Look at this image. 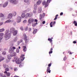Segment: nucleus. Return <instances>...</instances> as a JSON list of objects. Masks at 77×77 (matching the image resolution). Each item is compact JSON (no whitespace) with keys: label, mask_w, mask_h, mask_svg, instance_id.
Listing matches in <instances>:
<instances>
[{"label":"nucleus","mask_w":77,"mask_h":77,"mask_svg":"<svg viewBox=\"0 0 77 77\" xmlns=\"http://www.w3.org/2000/svg\"><path fill=\"white\" fill-rule=\"evenodd\" d=\"M9 53H10V56L11 57H14L16 56L17 54L14 51V50L12 48V47H11L9 48Z\"/></svg>","instance_id":"1"},{"label":"nucleus","mask_w":77,"mask_h":77,"mask_svg":"<svg viewBox=\"0 0 77 77\" xmlns=\"http://www.w3.org/2000/svg\"><path fill=\"white\" fill-rule=\"evenodd\" d=\"M10 37H11V33L9 32V29H7L6 31L5 38L7 39H8L10 38Z\"/></svg>","instance_id":"2"},{"label":"nucleus","mask_w":77,"mask_h":77,"mask_svg":"<svg viewBox=\"0 0 77 77\" xmlns=\"http://www.w3.org/2000/svg\"><path fill=\"white\" fill-rule=\"evenodd\" d=\"M23 36L24 37L23 39L25 41L26 44H27L28 42L29 41V38L27 37L26 35L25 34H23Z\"/></svg>","instance_id":"3"},{"label":"nucleus","mask_w":77,"mask_h":77,"mask_svg":"<svg viewBox=\"0 0 77 77\" xmlns=\"http://www.w3.org/2000/svg\"><path fill=\"white\" fill-rule=\"evenodd\" d=\"M49 2L48 1V0H47V2H46V1H43L42 2V5H43V6L44 5H45V8H47V7L48 6V4H49Z\"/></svg>","instance_id":"4"},{"label":"nucleus","mask_w":77,"mask_h":77,"mask_svg":"<svg viewBox=\"0 0 77 77\" xmlns=\"http://www.w3.org/2000/svg\"><path fill=\"white\" fill-rule=\"evenodd\" d=\"M51 66V63L48 64V67H47V73H50L51 72V70H50V67Z\"/></svg>","instance_id":"5"},{"label":"nucleus","mask_w":77,"mask_h":77,"mask_svg":"<svg viewBox=\"0 0 77 77\" xmlns=\"http://www.w3.org/2000/svg\"><path fill=\"white\" fill-rule=\"evenodd\" d=\"M16 63L17 64H20L21 63V60H20L19 58H17L15 60Z\"/></svg>","instance_id":"6"},{"label":"nucleus","mask_w":77,"mask_h":77,"mask_svg":"<svg viewBox=\"0 0 77 77\" xmlns=\"http://www.w3.org/2000/svg\"><path fill=\"white\" fill-rule=\"evenodd\" d=\"M21 17H18L17 19V23H20V22H21Z\"/></svg>","instance_id":"7"},{"label":"nucleus","mask_w":77,"mask_h":77,"mask_svg":"<svg viewBox=\"0 0 77 77\" xmlns=\"http://www.w3.org/2000/svg\"><path fill=\"white\" fill-rule=\"evenodd\" d=\"M32 17V14L31 13H28L26 14V18H28V17Z\"/></svg>","instance_id":"8"},{"label":"nucleus","mask_w":77,"mask_h":77,"mask_svg":"<svg viewBox=\"0 0 77 77\" xmlns=\"http://www.w3.org/2000/svg\"><path fill=\"white\" fill-rule=\"evenodd\" d=\"M11 23L14 22V20H11L9 19L5 21V23L6 24V23H11Z\"/></svg>","instance_id":"9"},{"label":"nucleus","mask_w":77,"mask_h":77,"mask_svg":"<svg viewBox=\"0 0 77 77\" xmlns=\"http://www.w3.org/2000/svg\"><path fill=\"white\" fill-rule=\"evenodd\" d=\"M15 30V28L14 27H12L10 28V32L11 33H12L14 32Z\"/></svg>","instance_id":"10"},{"label":"nucleus","mask_w":77,"mask_h":77,"mask_svg":"<svg viewBox=\"0 0 77 77\" xmlns=\"http://www.w3.org/2000/svg\"><path fill=\"white\" fill-rule=\"evenodd\" d=\"M13 15L12 13H10L8 15V19H11Z\"/></svg>","instance_id":"11"},{"label":"nucleus","mask_w":77,"mask_h":77,"mask_svg":"<svg viewBox=\"0 0 77 77\" xmlns=\"http://www.w3.org/2000/svg\"><path fill=\"white\" fill-rule=\"evenodd\" d=\"M33 21H34V19L32 18H30L28 20V23L29 24H31V23H32V22H33Z\"/></svg>","instance_id":"12"},{"label":"nucleus","mask_w":77,"mask_h":77,"mask_svg":"<svg viewBox=\"0 0 77 77\" xmlns=\"http://www.w3.org/2000/svg\"><path fill=\"white\" fill-rule=\"evenodd\" d=\"M8 1H9V2H10L11 3H13V4H15V3H16V1L17 0H7Z\"/></svg>","instance_id":"13"},{"label":"nucleus","mask_w":77,"mask_h":77,"mask_svg":"<svg viewBox=\"0 0 77 77\" xmlns=\"http://www.w3.org/2000/svg\"><path fill=\"white\" fill-rule=\"evenodd\" d=\"M12 33H13V36H16L18 33V31L17 30H14Z\"/></svg>","instance_id":"14"},{"label":"nucleus","mask_w":77,"mask_h":77,"mask_svg":"<svg viewBox=\"0 0 77 77\" xmlns=\"http://www.w3.org/2000/svg\"><path fill=\"white\" fill-rule=\"evenodd\" d=\"M24 55H22L20 56L21 60L22 61L24 60V59H25V57H24Z\"/></svg>","instance_id":"15"},{"label":"nucleus","mask_w":77,"mask_h":77,"mask_svg":"<svg viewBox=\"0 0 77 77\" xmlns=\"http://www.w3.org/2000/svg\"><path fill=\"white\" fill-rule=\"evenodd\" d=\"M8 2H6L3 5V7L5 8V7H6L7 6H8Z\"/></svg>","instance_id":"16"},{"label":"nucleus","mask_w":77,"mask_h":77,"mask_svg":"<svg viewBox=\"0 0 77 77\" xmlns=\"http://www.w3.org/2000/svg\"><path fill=\"white\" fill-rule=\"evenodd\" d=\"M24 2L27 5H29L30 3L29 2V0H24Z\"/></svg>","instance_id":"17"},{"label":"nucleus","mask_w":77,"mask_h":77,"mask_svg":"<svg viewBox=\"0 0 77 77\" xmlns=\"http://www.w3.org/2000/svg\"><path fill=\"white\" fill-rule=\"evenodd\" d=\"M23 51H24V52H26V51H27V48H26V46H23Z\"/></svg>","instance_id":"18"},{"label":"nucleus","mask_w":77,"mask_h":77,"mask_svg":"<svg viewBox=\"0 0 77 77\" xmlns=\"http://www.w3.org/2000/svg\"><path fill=\"white\" fill-rule=\"evenodd\" d=\"M44 16L43 15L41 14H40V17L39 19L40 20H43V18H44Z\"/></svg>","instance_id":"19"},{"label":"nucleus","mask_w":77,"mask_h":77,"mask_svg":"<svg viewBox=\"0 0 77 77\" xmlns=\"http://www.w3.org/2000/svg\"><path fill=\"white\" fill-rule=\"evenodd\" d=\"M26 18V15L24 14H23L21 16V18Z\"/></svg>","instance_id":"20"},{"label":"nucleus","mask_w":77,"mask_h":77,"mask_svg":"<svg viewBox=\"0 0 77 77\" xmlns=\"http://www.w3.org/2000/svg\"><path fill=\"white\" fill-rule=\"evenodd\" d=\"M42 11V8L41 7H39L38 8V13H41Z\"/></svg>","instance_id":"21"},{"label":"nucleus","mask_w":77,"mask_h":77,"mask_svg":"<svg viewBox=\"0 0 77 77\" xmlns=\"http://www.w3.org/2000/svg\"><path fill=\"white\" fill-rule=\"evenodd\" d=\"M4 73L5 74H6L7 76L8 77L10 76V75H11V74L9 72H8L6 71H5L4 72Z\"/></svg>","instance_id":"22"},{"label":"nucleus","mask_w":77,"mask_h":77,"mask_svg":"<svg viewBox=\"0 0 77 77\" xmlns=\"http://www.w3.org/2000/svg\"><path fill=\"white\" fill-rule=\"evenodd\" d=\"M41 2H42V1L41 0H39L37 2V4L38 5H39L41 3Z\"/></svg>","instance_id":"23"},{"label":"nucleus","mask_w":77,"mask_h":77,"mask_svg":"<svg viewBox=\"0 0 77 77\" xmlns=\"http://www.w3.org/2000/svg\"><path fill=\"white\" fill-rule=\"evenodd\" d=\"M11 57H11V54H9L7 55V58L8 59H11Z\"/></svg>","instance_id":"24"},{"label":"nucleus","mask_w":77,"mask_h":77,"mask_svg":"<svg viewBox=\"0 0 77 77\" xmlns=\"http://www.w3.org/2000/svg\"><path fill=\"white\" fill-rule=\"evenodd\" d=\"M37 31L38 30L36 29H35L33 31V34H35V33L37 32Z\"/></svg>","instance_id":"25"},{"label":"nucleus","mask_w":77,"mask_h":77,"mask_svg":"<svg viewBox=\"0 0 77 77\" xmlns=\"http://www.w3.org/2000/svg\"><path fill=\"white\" fill-rule=\"evenodd\" d=\"M5 30V29L4 28L0 29V33H1V32H4V31Z\"/></svg>","instance_id":"26"},{"label":"nucleus","mask_w":77,"mask_h":77,"mask_svg":"<svg viewBox=\"0 0 77 77\" xmlns=\"http://www.w3.org/2000/svg\"><path fill=\"white\" fill-rule=\"evenodd\" d=\"M19 52H20V49L18 48H17L16 50V52L17 53H19Z\"/></svg>","instance_id":"27"},{"label":"nucleus","mask_w":77,"mask_h":77,"mask_svg":"<svg viewBox=\"0 0 77 77\" xmlns=\"http://www.w3.org/2000/svg\"><path fill=\"white\" fill-rule=\"evenodd\" d=\"M4 17V14L2 13H0V17L2 18Z\"/></svg>","instance_id":"28"},{"label":"nucleus","mask_w":77,"mask_h":77,"mask_svg":"<svg viewBox=\"0 0 77 77\" xmlns=\"http://www.w3.org/2000/svg\"><path fill=\"white\" fill-rule=\"evenodd\" d=\"M73 24H74L75 26H77V22H76L75 21H74Z\"/></svg>","instance_id":"29"},{"label":"nucleus","mask_w":77,"mask_h":77,"mask_svg":"<svg viewBox=\"0 0 77 77\" xmlns=\"http://www.w3.org/2000/svg\"><path fill=\"white\" fill-rule=\"evenodd\" d=\"M34 9L36 10L37 8V6H36V4H35L34 6Z\"/></svg>","instance_id":"30"},{"label":"nucleus","mask_w":77,"mask_h":77,"mask_svg":"<svg viewBox=\"0 0 77 77\" xmlns=\"http://www.w3.org/2000/svg\"><path fill=\"white\" fill-rule=\"evenodd\" d=\"M24 29L25 30V31H27L28 30V27L26 26V27H25L24 28Z\"/></svg>","instance_id":"31"},{"label":"nucleus","mask_w":77,"mask_h":77,"mask_svg":"<svg viewBox=\"0 0 77 77\" xmlns=\"http://www.w3.org/2000/svg\"><path fill=\"white\" fill-rule=\"evenodd\" d=\"M6 52L5 51H3L2 53V54L3 55H6Z\"/></svg>","instance_id":"32"},{"label":"nucleus","mask_w":77,"mask_h":77,"mask_svg":"<svg viewBox=\"0 0 77 77\" xmlns=\"http://www.w3.org/2000/svg\"><path fill=\"white\" fill-rule=\"evenodd\" d=\"M3 38V36H1L0 37V43L1 42V41H2V40Z\"/></svg>","instance_id":"33"},{"label":"nucleus","mask_w":77,"mask_h":77,"mask_svg":"<svg viewBox=\"0 0 77 77\" xmlns=\"http://www.w3.org/2000/svg\"><path fill=\"white\" fill-rule=\"evenodd\" d=\"M53 23V22H51L50 23V26L51 27H53V25H52V23Z\"/></svg>","instance_id":"34"},{"label":"nucleus","mask_w":77,"mask_h":77,"mask_svg":"<svg viewBox=\"0 0 77 77\" xmlns=\"http://www.w3.org/2000/svg\"><path fill=\"white\" fill-rule=\"evenodd\" d=\"M17 41V38L16 37L14 38V42H15Z\"/></svg>","instance_id":"35"},{"label":"nucleus","mask_w":77,"mask_h":77,"mask_svg":"<svg viewBox=\"0 0 77 77\" xmlns=\"http://www.w3.org/2000/svg\"><path fill=\"white\" fill-rule=\"evenodd\" d=\"M4 35V33H0V36H3Z\"/></svg>","instance_id":"36"},{"label":"nucleus","mask_w":77,"mask_h":77,"mask_svg":"<svg viewBox=\"0 0 77 77\" xmlns=\"http://www.w3.org/2000/svg\"><path fill=\"white\" fill-rule=\"evenodd\" d=\"M48 41H50V42H52L53 41V40H52V39L51 38H48Z\"/></svg>","instance_id":"37"},{"label":"nucleus","mask_w":77,"mask_h":77,"mask_svg":"<svg viewBox=\"0 0 77 77\" xmlns=\"http://www.w3.org/2000/svg\"><path fill=\"white\" fill-rule=\"evenodd\" d=\"M8 66L5 64H4L3 66V67H4V68H7V66Z\"/></svg>","instance_id":"38"},{"label":"nucleus","mask_w":77,"mask_h":77,"mask_svg":"<svg viewBox=\"0 0 77 77\" xmlns=\"http://www.w3.org/2000/svg\"><path fill=\"white\" fill-rule=\"evenodd\" d=\"M55 24H56V21H54L52 23V25H53V26H54Z\"/></svg>","instance_id":"39"},{"label":"nucleus","mask_w":77,"mask_h":77,"mask_svg":"<svg viewBox=\"0 0 77 77\" xmlns=\"http://www.w3.org/2000/svg\"><path fill=\"white\" fill-rule=\"evenodd\" d=\"M5 71H9V68H7L5 69Z\"/></svg>","instance_id":"40"},{"label":"nucleus","mask_w":77,"mask_h":77,"mask_svg":"<svg viewBox=\"0 0 77 77\" xmlns=\"http://www.w3.org/2000/svg\"><path fill=\"white\" fill-rule=\"evenodd\" d=\"M27 22V20H24L23 21V23H26Z\"/></svg>","instance_id":"41"},{"label":"nucleus","mask_w":77,"mask_h":77,"mask_svg":"<svg viewBox=\"0 0 77 77\" xmlns=\"http://www.w3.org/2000/svg\"><path fill=\"white\" fill-rule=\"evenodd\" d=\"M20 30H24V29H23V27H21L20 28Z\"/></svg>","instance_id":"42"},{"label":"nucleus","mask_w":77,"mask_h":77,"mask_svg":"<svg viewBox=\"0 0 77 77\" xmlns=\"http://www.w3.org/2000/svg\"><path fill=\"white\" fill-rule=\"evenodd\" d=\"M13 24V26H15L16 25V22H14Z\"/></svg>","instance_id":"43"},{"label":"nucleus","mask_w":77,"mask_h":77,"mask_svg":"<svg viewBox=\"0 0 77 77\" xmlns=\"http://www.w3.org/2000/svg\"><path fill=\"white\" fill-rule=\"evenodd\" d=\"M17 15V13H16V12H14V16H15V15Z\"/></svg>","instance_id":"44"},{"label":"nucleus","mask_w":77,"mask_h":77,"mask_svg":"<svg viewBox=\"0 0 77 77\" xmlns=\"http://www.w3.org/2000/svg\"><path fill=\"white\" fill-rule=\"evenodd\" d=\"M31 30H32V29L30 28H29V32H31Z\"/></svg>","instance_id":"45"},{"label":"nucleus","mask_w":77,"mask_h":77,"mask_svg":"<svg viewBox=\"0 0 77 77\" xmlns=\"http://www.w3.org/2000/svg\"><path fill=\"white\" fill-rule=\"evenodd\" d=\"M33 12L34 14H36V10H33Z\"/></svg>","instance_id":"46"},{"label":"nucleus","mask_w":77,"mask_h":77,"mask_svg":"<svg viewBox=\"0 0 77 77\" xmlns=\"http://www.w3.org/2000/svg\"><path fill=\"white\" fill-rule=\"evenodd\" d=\"M12 48L13 50H15V49H16V48H15V47H13Z\"/></svg>","instance_id":"47"},{"label":"nucleus","mask_w":77,"mask_h":77,"mask_svg":"<svg viewBox=\"0 0 77 77\" xmlns=\"http://www.w3.org/2000/svg\"><path fill=\"white\" fill-rule=\"evenodd\" d=\"M52 53H53V51H49V53L50 54Z\"/></svg>","instance_id":"48"},{"label":"nucleus","mask_w":77,"mask_h":77,"mask_svg":"<svg viewBox=\"0 0 77 77\" xmlns=\"http://www.w3.org/2000/svg\"><path fill=\"white\" fill-rule=\"evenodd\" d=\"M3 24V22H2L0 23V26H2V24Z\"/></svg>","instance_id":"49"},{"label":"nucleus","mask_w":77,"mask_h":77,"mask_svg":"<svg viewBox=\"0 0 77 77\" xmlns=\"http://www.w3.org/2000/svg\"><path fill=\"white\" fill-rule=\"evenodd\" d=\"M5 60V57H2V58H1V60Z\"/></svg>","instance_id":"50"},{"label":"nucleus","mask_w":77,"mask_h":77,"mask_svg":"<svg viewBox=\"0 0 77 77\" xmlns=\"http://www.w3.org/2000/svg\"><path fill=\"white\" fill-rule=\"evenodd\" d=\"M35 26H36V24H35V23L32 24V26H33V27H35Z\"/></svg>","instance_id":"51"},{"label":"nucleus","mask_w":77,"mask_h":77,"mask_svg":"<svg viewBox=\"0 0 77 77\" xmlns=\"http://www.w3.org/2000/svg\"><path fill=\"white\" fill-rule=\"evenodd\" d=\"M5 17H4L3 18H2L1 19V20H5Z\"/></svg>","instance_id":"52"},{"label":"nucleus","mask_w":77,"mask_h":77,"mask_svg":"<svg viewBox=\"0 0 77 77\" xmlns=\"http://www.w3.org/2000/svg\"><path fill=\"white\" fill-rule=\"evenodd\" d=\"M73 44H76V43H77V42L76 41H74L73 42Z\"/></svg>","instance_id":"53"},{"label":"nucleus","mask_w":77,"mask_h":77,"mask_svg":"<svg viewBox=\"0 0 77 77\" xmlns=\"http://www.w3.org/2000/svg\"><path fill=\"white\" fill-rule=\"evenodd\" d=\"M66 57H64V58H63V60H66Z\"/></svg>","instance_id":"54"},{"label":"nucleus","mask_w":77,"mask_h":77,"mask_svg":"<svg viewBox=\"0 0 77 77\" xmlns=\"http://www.w3.org/2000/svg\"><path fill=\"white\" fill-rule=\"evenodd\" d=\"M43 16L44 17H45V14L44 13H43Z\"/></svg>","instance_id":"55"},{"label":"nucleus","mask_w":77,"mask_h":77,"mask_svg":"<svg viewBox=\"0 0 77 77\" xmlns=\"http://www.w3.org/2000/svg\"><path fill=\"white\" fill-rule=\"evenodd\" d=\"M42 24H45V21H43L42 22Z\"/></svg>","instance_id":"56"},{"label":"nucleus","mask_w":77,"mask_h":77,"mask_svg":"<svg viewBox=\"0 0 77 77\" xmlns=\"http://www.w3.org/2000/svg\"><path fill=\"white\" fill-rule=\"evenodd\" d=\"M63 14V12H61L60 13V15H61V16H62V15Z\"/></svg>","instance_id":"57"},{"label":"nucleus","mask_w":77,"mask_h":77,"mask_svg":"<svg viewBox=\"0 0 77 77\" xmlns=\"http://www.w3.org/2000/svg\"><path fill=\"white\" fill-rule=\"evenodd\" d=\"M3 75V73H0V76H2Z\"/></svg>","instance_id":"58"},{"label":"nucleus","mask_w":77,"mask_h":77,"mask_svg":"<svg viewBox=\"0 0 77 77\" xmlns=\"http://www.w3.org/2000/svg\"><path fill=\"white\" fill-rule=\"evenodd\" d=\"M14 71H17V69L16 68H14Z\"/></svg>","instance_id":"59"},{"label":"nucleus","mask_w":77,"mask_h":77,"mask_svg":"<svg viewBox=\"0 0 77 77\" xmlns=\"http://www.w3.org/2000/svg\"><path fill=\"white\" fill-rule=\"evenodd\" d=\"M35 22H38V20H37V19H35Z\"/></svg>","instance_id":"60"},{"label":"nucleus","mask_w":77,"mask_h":77,"mask_svg":"<svg viewBox=\"0 0 77 77\" xmlns=\"http://www.w3.org/2000/svg\"><path fill=\"white\" fill-rule=\"evenodd\" d=\"M19 66L21 68L22 67V65H21V64H20Z\"/></svg>","instance_id":"61"},{"label":"nucleus","mask_w":77,"mask_h":77,"mask_svg":"<svg viewBox=\"0 0 77 77\" xmlns=\"http://www.w3.org/2000/svg\"><path fill=\"white\" fill-rule=\"evenodd\" d=\"M49 1V3H50L51 2V0H48V2Z\"/></svg>","instance_id":"62"},{"label":"nucleus","mask_w":77,"mask_h":77,"mask_svg":"<svg viewBox=\"0 0 77 77\" xmlns=\"http://www.w3.org/2000/svg\"><path fill=\"white\" fill-rule=\"evenodd\" d=\"M17 43H18V44H17L18 45H19V44H20V42H19V41L17 42Z\"/></svg>","instance_id":"63"},{"label":"nucleus","mask_w":77,"mask_h":77,"mask_svg":"<svg viewBox=\"0 0 77 77\" xmlns=\"http://www.w3.org/2000/svg\"><path fill=\"white\" fill-rule=\"evenodd\" d=\"M57 19V17H56L54 19V20H56Z\"/></svg>","instance_id":"64"}]
</instances>
